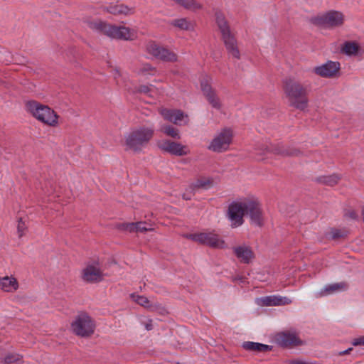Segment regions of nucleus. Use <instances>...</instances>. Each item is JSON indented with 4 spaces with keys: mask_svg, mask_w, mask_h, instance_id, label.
I'll list each match as a JSON object with an SVG mask.
<instances>
[{
    "mask_svg": "<svg viewBox=\"0 0 364 364\" xmlns=\"http://www.w3.org/2000/svg\"><path fill=\"white\" fill-rule=\"evenodd\" d=\"M284 90L291 107L299 110H304L308 107V91L302 84L289 80L286 81Z\"/></svg>",
    "mask_w": 364,
    "mask_h": 364,
    "instance_id": "f257e3e1",
    "label": "nucleus"
},
{
    "mask_svg": "<svg viewBox=\"0 0 364 364\" xmlns=\"http://www.w3.org/2000/svg\"><path fill=\"white\" fill-rule=\"evenodd\" d=\"M154 134L153 126H139L132 129L125 136L127 149L140 152L151 140Z\"/></svg>",
    "mask_w": 364,
    "mask_h": 364,
    "instance_id": "f03ea898",
    "label": "nucleus"
},
{
    "mask_svg": "<svg viewBox=\"0 0 364 364\" xmlns=\"http://www.w3.org/2000/svg\"><path fill=\"white\" fill-rule=\"evenodd\" d=\"M26 111L41 123L55 127L58 125L59 116L48 105L35 100L27 101L25 104Z\"/></svg>",
    "mask_w": 364,
    "mask_h": 364,
    "instance_id": "7ed1b4c3",
    "label": "nucleus"
},
{
    "mask_svg": "<svg viewBox=\"0 0 364 364\" xmlns=\"http://www.w3.org/2000/svg\"><path fill=\"white\" fill-rule=\"evenodd\" d=\"M88 26L95 31L102 33L111 38L132 41L136 37V33L125 26H117L102 21H90Z\"/></svg>",
    "mask_w": 364,
    "mask_h": 364,
    "instance_id": "20e7f679",
    "label": "nucleus"
},
{
    "mask_svg": "<svg viewBox=\"0 0 364 364\" xmlns=\"http://www.w3.org/2000/svg\"><path fill=\"white\" fill-rule=\"evenodd\" d=\"M215 18L216 24L220 31L223 41L229 55L232 58L239 59L240 54L237 48V41L231 32L229 23L224 13L221 11H216L215 12Z\"/></svg>",
    "mask_w": 364,
    "mask_h": 364,
    "instance_id": "39448f33",
    "label": "nucleus"
},
{
    "mask_svg": "<svg viewBox=\"0 0 364 364\" xmlns=\"http://www.w3.org/2000/svg\"><path fill=\"white\" fill-rule=\"evenodd\" d=\"M95 328V320L85 312H80L70 323L72 333L81 338L91 336Z\"/></svg>",
    "mask_w": 364,
    "mask_h": 364,
    "instance_id": "423d86ee",
    "label": "nucleus"
},
{
    "mask_svg": "<svg viewBox=\"0 0 364 364\" xmlns=\"http://www.w3.org/2000/svg\"><path fill=\"white\" fill-rule=\"evenodd\" d=\"M247 203L248 196L237 198L228 205L225 215L232 228H238L244 223Z\"/></svg>",
    "mask_w": 364,
    "mask_h": 364,
    "instance_id": "0eeeda50",
    "label": "nucleus"
},
{
    "mask_svg": "<svg viewBox=\"0 0 364 364\" xmlns=\"http://www.w3.org/2000/svg\"><path fill=\"white\" fill-rule=\"evenodd\" d=\"M310 21L314 25L318 27L333 29L343 25L345 16L341 11L330 10L312 17Z\"/></svg>",
    "mask_w": 364,
    "mask_h": 364,
    "instance_id": "6e6552de",
    "label": "nucleus"
},
{
    "mask_svg": "<svg viewBox=\"0 0 364 364\" xmlns=\"http://www.w3.org/2000/svg\"><path fill=\"white\" fill-rule=\"evenodd\" d=\"M233 133L231 129L224 128L218 132L210 142L208 149L213 152L221 153L228 150L232 143Z\"/></svg>",
    "mask_w": 364,
    "mask_h": 364,
    "instance_id": "1a4fd4ad",
    "label": "nucleus"
},
{
    "mask_svg": "<svg viewBox=\"0 0 364 364\" xmlns=\"http://www.w3.org/2000/svg\"><path fill=\"white\" fill-rule=\"evenodd\" d=\"M194 242L213 248H224L225 242L214 231L188 234L185 236Z\"/></svg>",
    "mask_w": 364,
    "mask_h": 364,
    "instance_id": "9d476101",
    "label": "nucleus"
},
{
    "mask_svg": "<svg viewBox=\"0 0 364 364\" xmlns=\"http://www.w3.org/2000/svg\"><path fill=\"white\" fill-rule=\"evenodd\" d=\"M146 51L153 57L166 62L177 61V55L168 48L151 41L146 44Z\"/></svg>",
    "mask_w": 364,
    "mask_h": 364,
    "instance_id": "9b49d317",
    "label": "nucleus"
},
{
    "mask_svg": "<svg viewBox=\"0 0 364 364\" xmlns=\"http://www.w3.org/2000/svg\"><path fill=\"white\" fill-rule=\"evenodd\" d=\"M159 112L165 120L177 126H186L189 123L188 115L181 109L160 108Z\"/></svg>",
    "mask_w": 364,
    "mask_h": 364,
    "instance_id": "f8f14e48",
    "label": "nucleus"
},
{
    "mask_svg": "<svg viewBox=\"0 0 364 364\" xmlns=\"http://www.w3.org/2000/svg\"><path fill=\"white\" fill-rule=\"evenodd\" d=\"M246 213L250 215V223L255 226L261 227L264 223L261 205L257 198L255 196H248V203Z\"/></svg>",
    "mask_w": 364,
    "mask_h": 364,
    "instance_id": "ddd939ff",
    "label": "nucleus"
},
{
    "mask_svg": "<svg viewBox=\"0 0 364 364\" xmlns=\"http://www.w3.org/2000/svg\"><path fill=\"white\" fill-rule=\"evenodd\" d=\"M212 78L209 75H205L200 81L201 90L208 102L216 109H220L222 105L215 90L211 86Z\"/></svg>",
    "mask_w": 364,
    "mask_h": 364,
    "instance_id": "4468645a",
    "label": "nucleus"
},
{
    "mask_svg": "<svg viewBox=\"0 0 364 364\" xmlns=\"http://www.w3.org/2000/svg\"><path fill=\"white\" fill-rule=\"evenodd\" d=\"M82 279L87 283H98L104 279V274L98 262L86 265L82 270Z\"/></svg>",
    "mask_w": 364,
    "mask_h": 364,
    "instance_id": "2eb2a0df",
    "label": "nucleus"
},
{
    "mask_svg": "<svg viewBox=\"0 0 364 364\" xmlns=\"http://www.w3.org/2000/svg\"><path fill=\"white\" fill-rule=\"evenodd\" d=\"M340 69L339 62L328 60L323 64L314 67L313 72L322 77L333 78L338 75Z\"/></svg>",
    "mask_w": 364,
    "mask_h": 364,
    "instance_id": "dca6fc26",
    "label": "nucleus"
},
{
    "mask_svg": "<svg viewBox=\"0 0 364 364\" xmlns=\"http://www.w3.org/2000/svg\"><path fill=\"white\" fill-rule=\"evenodd\" d=\"M157 146L162 151L171 155L181 156L188 154L186 146L168 139L158 141Z\"/></svg>",
    "mask_w": 364,
    "mask_h": 364,
    "instance_id": "f3484780",
    "label": "nucleus"
},
{
    "mask_svg": "<svg viewBox=\"0 0 364 364\" xmlns=\"http://www.w3.org/2000/svg\"><path fill=\"white\" fill-rule=\"evenodd\" d=\"M272 151L274 154L282 156H298L300 154L299 150L294 147H289L284 145H277L270 149L265 147L262 149V151L256 150V154L258 155H264L266 152Z\"/></svg>",
    "mask_w": 364,
    "mask_h": 364,
    "instance_id": "a211bd4d",
    "label": "nucleus"
},
{
    "mask_svg": "<svg viewBox=\"0 0 364 364\" xmlns=\"http://www.w3.org/2000/svg\"><path fill=\"white\" fill-rule=\"evenodd\" d=\"M232 250L237 258L245 264L251 262L255 256L251 247L247 245L234 247Z\"/></svg>",
    "mask_w": 364,
    "mask_h": 364,
    "instance_id": "6ab92c4d",
    "label": "nucleus"
},
{
    "mask_svg": "<svg viewBox=\"0 0 364 364\" xmlns=\"http://www.w3.org/2000/svg\"><path fill=\"white\" fill-rule=\"evenodd\" d=\"M277 340L279 345L285 347L301 344L295 332H282L278 335Z\"/></svg>",
    "mask_w": 364,
    "mask_h": 364,
    "instance_id": "aec40b11",
    "label": "nucleus"
},
{
    "mask_svg": "<svg viewBox=\"0 0 364 364\" xmlns=\"http://www.w3.org/2000/svg\"><path fill=\"white\" fill-rule=\"evenodd\" d=\"M18 282L13 276L0 277V289L4 292L13 293L18 289Z\"/></svg>",
    "mask_w": 364,
    "mask_h": 364,
    "instance_id": "412c9836",
    "label": "nucleus"
},
{
    "mask_svg": "<svg viewBox=\"0 0 364 364\" xmlns=\"http://www.w3.org/2000/svg\"><path fill=\"white\" fill-rule=\"evenodd\" d=\"M347 288L345 282L334 283L325 286L322 289L316 293V297H323L336 292L341 291Z\"/></svg>",
    "mask_w": 364,
    "mask_h": 364,
    "instance_id": "4be33fe9",
    "label": "nucleus"
},
{
    "mask_svg": "<svg viewBox=\"0 0 364 364\" xmlns=\"http://www.w3.org/2000/svg\"><path fill=\"white\" fill-rule=\"evenodd\" d=\"M119 228L121 230L128 231L129 232H146V231H153L154 230L153 228L146 227V223H143V222L122 223L119 226Z\"/></svg>",
    "mask_w": 364,
    "mask_h": 364,
    "instance_id": "5701e85b",
    "label": "nucleus"
},
{
    "mask_svg": "<svg viewBox=\"0 0 364 364\" xmlns=\"http://www.w3.org/2000/svg\"><path fill=\"white\" fill-rule=\"evenodd\" d=\"M105 10L114 15L129 16L134 13V7H129L124 4L110 5L105 8Z\"/></svg>",
    "mask_w": 364,
    "mask_h": 364,
    "instance_id": "b1692460",
    "label": "nucleus"
},
{
    "mask_svg": "<svg viewBox=\"0 0 364 364\" xmlns=\"http://www.w3.org/2000/svg\"><path fill=\"white\" fill-rule=\"evenodd\" d=\"M242 347L246 350L255 353L267 352L272 349V346H271L252 341L243 342Z\"/></svg>",
    "mask_w": 364,
    "mask_h": 364,
    "instance_id": "393cba45",
    "label": "nucleus"
},
{
    "mask_svg": "<svg viewBox=\"0 0 364 364\" xmlns=\"http://www.w3.org/2000/svg\"><path fill=\"white\" fill-rule=\"evenodd\" d=\"M131 297L132 299L139 305L150 310V311H156L159 309V304L155 303H152L149 300L146 296L141 295H137L135 294H132Z\"/></svg>",
    "mask_w": 364,
    "mask_h": 364,
    "instance_id": "a878e982",
    "label": "nucleus"
},
{
    "mask_svg": "<svg viewBox=\"0 0 364 364\" xmlns=\"http://www.w3.org/2000/svg\"><path fill=\"white\" fill-rule=\"evenodd\" d=\"M0 363L3 364H21L23 363V356L16 352H8L0 357Z\"/></svg>",
    "mask_w": 364,
    "mask_h": 364,
    "instance_id": "bb28decb",
    "label": "nucleus"
},
{
    "mask_svg": "<svg viewBox=\"0 0 364 364\" xmlns=\"http://www.w3.org/2000/svg\"><path fill=\"white\" fill-rule=\"evenodd\" d=\"M171 25L182 31H192L195 28V23L187 18H179L173 19Z\"/></svg>",
    "mask_w": 364,
    "mask_h": 364,
    "instance_id": "cd10ccee",
    "label": "nucleus"
},
{
    "mask_svg": "<svg viewBox=\"0 0 364 364\" xmlns=\"http://www.w3.org/2000/svg\"><path fill=\"white\" fill-rule=\"evenodd\" d=\"M214 185V180L213 178L207 177L198 179L196 182L190 185L189 188L192 192L197 189H208Z\"/></svg>",
    "mask_w": 364,
    "mask_h": 364,
    "instance_id": "c85d7f7f",
    "label": "nucleus"
},
{
    "mask_svg": "<svg viewBox=\"0 0 364 364\" xmlns=\"http://www.w3.org/2000/svg\"><path fill=\"white\" fill-rule=\"evenodd\" d=\"M360 50L359 45L355 42H346L341 50L348 55H356Z\"/></svg>",
    "mask_w": 364,
    "mask_h": 364,
    "instance_id": "c756f323",
    "label": "nucleus"
},
{
    "mask_svg": "<svg viewBox=\"0 0 364 364\" xmlns=\"http://www.w3.org/2000/svg\"><path fill=\"white\" fill-rule=\"evenodd\" d=\"M160 130L168 136L172 137L176 139H180L181 135L178 129L171 125H163L161 127Z\"/></svg>",
    "mask_w": 364,
    "mask_h": 364,
    "instance_id": "7c9ffc66",
    "label": "nucleus"
},
{
    "mask_svg": "<svg viewBox=\"0 0 364 364\" xmlns=\"http://www.w3.org/2000/svg\"><path fill=\"white\" fill-rule=\"evenodd\" d=\"M339 181V177L336 175L324 176L319 178V181L323 184L333 186Z\"/></svg>",
    "mask_w": 364,
    "mask_h": 364,
    "instance_id": "2f4dec72",
    "label": "nucleus"
},
{
    "mask_svg": "<svg viewBox=\"0 0 364 364\" xmlns=\"http://www.w3.org/2000/svg\"><path fill=\"white\" fill-rule=\"evenodd\" d=\"M280 296H270L264 299V302L267 306H280Z\"/></svg>",
    "mask_w": 364,
    "mask_h": 364,
    "instance_id": "473e14b6",
    "label": "nucleus"
},
{
    "mask_svg": "<svg viewBox=\"0 0 364 364\" xmlns=\"http://www.w3.org/2000/svg\"><path fill=\"white\" fill-rule=\"evenodd\" d=\"M27 231V226L25 223L20 218L17 224V234L19 238L24 236Z\"/></svg>",
    "mask_w": 364,
    "mask_h": 364,
    "instance_id": "72a5a7b5",
    "label": "nucleus"
},
{
    "mask_svg": "<svg viewBox=\"0 0 364 364\" xmlns=\"http://www.w3.org/2000/svg\"><path fill=\"white\" fill-rule=\"evenodd\" d=\"M352 344L355 346H364V336H360V337L354 338L352 341Z\"/></svg>",
    "mask_w": 364,
    "mask_h": 364,
    "instance_id": "f704fd0d",
    "label": "nucleus"
},
{
    "mask_svg": "<svg viewBox=\"0 0 364 364\" xmlns=\"http://www.w3.org/2000/svg\"><path fill=\"white\" fill-rule=\"evenodd\" d=\"M138 91L141 93L148 94L151 91V87L148 85H141L139 87Z\"/></svg>",
    "mask_w": 364,
    "mask_h": 364,
    "instance_id": "c9c22d12",
    "label": "nucleus"
},
{
    "mask_svg": "<svg viewBox=\"0 0 364 364\" xmlns=\"http://www.w3.org/2000/svg\"><path fill=\"white\" fill-rule=\"evenodd\" d=\"M154 69V68H152L149 64H145L142 66L140 72L141 73H149L150 71H153Z\"/></svg>",
    "mask_w": 364,
    "mask_h": 364,
    "instance_id": "e433bc0d",
    "label": "nucleus"
},
{
    "mask_svg": "<svg viewBox=\"0 0 364 364\" xmlns=\"http://www.w3.org/2000/svg\"><path fill=\"white\" fill-rule=\"evenodd\" d=\"M331 234L332 238H333V239L338 238V237H341L343 236L342 232L340 230H336V229L332 230Z\"/></svg>",
    "mask_w": 364,
    "mask_h": 364,
    "instance_id": "4c0bfd02",
    "label": "nucleus"
},
{
    "mask_svg": "<svg viewBox=\"0 0 364 364\" xmlns=\"http://www.w3.org/2000/svg\"><path fill=\"white\" fill-rule=\"evenodd\" d=\"M280 299H282V301L279 302L280 305H286L291 303V300L288 297L281 296Z\"/></svg>",
    "mask_w": 364,
    "mask_h": 364,
    "instance_id": "58836bf2",
    "label": "nucleus"
},
{
    "mask_svg": "<svg viewBox=\"0 0 364 364\" xmlns=\"http://www.w3.org/2000/svg\"><path fill=\"white\" fill-rule=\"evenodd\" d=\"M290 364H309V361L303 360H293L289 362Z\"/></svg>",
    "mask_w": 364,
    "mask_h": 364,
    "instance_id": "ea45409f",
    "label": "nucleus"
},
{
    "mask_svg": "<svg viewBox=\"0 0 364 364\" xmlns=\"http://www.w3.org/2000/svg\"><path fill=\"white\" fill-rule=\"evenodd\" d=\"M348 217L351 219H357L358 218V214L355 211H350L348 214Z\"/></svg>",
    "mask_w": 364,
    "mask_h": 364,
    "instance_id": "a19ab883",
    "label": "nucleus"
},
{
    "mask_svg": "<svg viewBox=\"0 0 364 364\" xmlns=\"http://www.w3.org/2000/svg\"><path fill=\"white\" fill-rule=\"evenodd\" d=\"M145 328L147 331H150L153 328V326H152V321L151 320H149L148 322L145 324Z\"/></svg>",
    "mask_w": 364,
    "mask_h": 364,
    "instance_id": "79ce46f5",
    "label": "nucleus"
},
{
    "mask_svg": "<svg viewBox=\"0 0 364 364\" xmlns=\"http://www.w3.org/2000/svg\"><path fill=\"white\" fill-rule=\"evenodd\" d=\"M352 350H353V348H348V349H346V350H345L340 351V352L338 353V355H343L348 354V353H349Z\"/></svg>",
    "mask_w": 364,
    "mask_h": 364,
    "instance_id": "37998d69",
    "label": "nucleus"
},
{
    "mask_svg": "<svg viewBox=\"0 0 364 364\" xmlns=\"http://www.w3.org/2000/svg\"><path fill=\"white\" fill-rule=\"evenodd\" d=\"M192 196V193L188 194V193H183V198L185 200H191Z\"/></svg>",
    "mask_w": 364,
    "mask_h": 364,
    "instance_id": "c03bdc74",
    "label": "nucleus"
},
{
    "mask_svg": "<svg viewBox=\"0 0 364 364\" xmlns=\"http://www.w3.org/2000/svg\"><path fill=\"white\" fill-rule=\"evenodd\" d=\"M309 364H317L316 362L309 361Z\"/></svg>",
    "mask_w": 364,
    "mask_h": 364,
    "instance_id": "a18cd8bd",
    "label": "nucleus"
},
{
    "mask_svg": "<svg viewBox=\"0 0 364 364\" xmlns=\"http://www.w3.org/2000/svg\"><path fill=\"white\" fill-rule=\"evenodd\" d=\"M257 159L258 160H262V159H263V158L262 156H259Z\"/></svg>",
    "mask_w": 364,
    "mask_h": 364,
    "instance_id": "49530a36",
    "label": "nucleus"
}]
</instances>
